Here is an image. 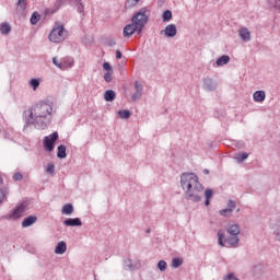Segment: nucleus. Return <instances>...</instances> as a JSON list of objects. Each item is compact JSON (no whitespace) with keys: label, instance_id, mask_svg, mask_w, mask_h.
I'll return each mask as SVG.
<instances>
[{"label":"nucleus","instance_id":"f257e3e1","mask_svg":"<svg viewBox=\"0 0 280 280\" xmlns=\"http://www.w3.org/2000/svg\"><path fill=\"white\" fill-rule=\"evenodd\" d=\"M54 105L48 101H39L31 106L23 114L24 132L30 126H35L37 130H47L51 126Z\"/></svg>","mask_w":280,"mask_h":280},{"label":"nucleus","instance_id":"f03ea898","mask_svg":"<svg viewBox=\"0 0 280 280\" xmlns=\"http://www.w3.org/2000/svg\"><path fill=\"white\" fill-rule=\"evenodd\" d=\"M180 187L185 191L186 200L190 202H200L202 200V191L205 186L198 180L195 173H183L180 175Z\"/></svg>","mask_w":280,"mask_h":280},{"label":"nucleus","instance_id":"7ed1b4c3","mask_svg":"<svg viewBox=\"0 0 280 280\" xmlns=\"http://www.w3.org/2000/svg\"><path fill=\"white\" fill-rule=\"evenodd\" d=\"M148 8H141L132 18H131V24H127L124 27L122 36L125 38H130L135 32L138 34H141L143 32V27L148 25V21L150 16L148 15Z\"/></svg>","mask_w":280,"mask_h":280},{"label":"nucleus","instance_id":"20e7f679","mask_svg":"<svg viewBox=\"0 0 280 280\" xmlns=\"http://www.w3.org/2000/svg\"><path fill=\"white\" fill-rule=\"evenodd\" d=\"M30 209V201L25 200L15 206L12 212L9 214L4 215V220H21V217L25 211Z\"/></svg>","mask_w":280,"mask_h":280},{"label":"nucleus","instance_id":"39448f33","mask_svg":"<svg viewBox=\"0 0 280 280\" xmlns=\"http://www.w3.org/2000/svg\"><path fill=\"white\" fill-rule=\"evenodd\" d=\"M50 43H62L65 38H67V30H65L63 25H59L50 32L48 36Z\"/></svg>","mask_w":280,"mask_h":280},{"label":"nucleus","instance_id":"423d86ee","mask_svg":"<svg viewBox=\"0 0 280 280\" xmlns=\"http://www.w3.org/2000/svg\"><path fill=\"white\" fill-rule=\"evenodd\" d=\"M58 131H55L49 136H46L44 138V150H46V152H54V149L56 148V141L58 140Z\"/></svg>","mask_w":280,"mask_h":280},{"label":"nucleus","instance_id":"0eeeda50","mask_svg":"<svg viewBox=\"0 0 280 280\" xmlns=\"http://www.w3.org/2000/svg\"><path fill=\"white\" fill-rule=\"evenodd\" d=\"M160 34H164L166 38H174V36L178 34V28H176V24H168L160 32Z\"/></svg>","mask_w":280,"mask_h":280},{"label":"nucleus","instance_id":"6e6552de","mask_svg":"<svg viewBox=\"0 0 280 280\" xmlns=\"http://www.w3.org/2000/svg\"><path fill=\"white\" fill-rule=\"evenodd\" d=\"M218 89V82L215 80L211 79L210 77L203 78V91H207L208 93H211Z\"/></svg>","mask_w":280,"mask_h":280},{"label":"nucleus","instance_id":"1a4fd4ad","mask_svg":"<svg viewBox=\"0 0 280 280\" xmlns=\"http://www.w3.org/2000/svg\"><path fill=\"white\" fill-rule=\"evenodd\" d=\"M133 85L136 92L131 95V102H137L138 100H141V96L143 95V85H141L139 81H135Z\"/></svg>","mask_w":280,"mask_h":280},{"label":"nucleus","instance_id":"9d476101","mask_svg":"<svg viewBox=\"0 0 280 280\" xmlns=\"http://www.w3.org/2000/svg\"><path fill=\"white\" fill-rule=\"evenodd\" d=\"M38 222V217L31 214L23 219L22 229H28V226H34Z\"/></svg>","mask_w":280,"mask_h":280},{"label":"nucleus","instance_id":"9b49d317","mask_svg":"<svg viewBox=\"0 0 280 280\" xmlns=\"http://www.w3.org/2000/svg\"><path fill=\"white\" fill-rule=\"evenodd\" d=\"M65 226H82V219L80 218H68L63 221Z\"/></svg>","mask_w":280,"mask_h":280},{"label":"nucleus","instance_id":"f8f14e48","mask_svg":"<svg viewBox=\"0 0 280 280\" xmlns=\"http://www.w3.org/2000/svg\"><path fill=\"white\" fill-rule=\"evenodd\" d=\"M238 36L244 43H248L250 40V31L246 27L238 28Z\"/></svg>","mask_w":280,"mask_h":280},{"label":"nucleus","instance_id":"ddd939ff","mask_svg":"<svg viewBox=\"0 0 280 280\" xmlns=\"http://www.w3.org/2000/svg\"><path fill=\"white\" fill-rule=\"evenodd\" d=\"M67 253V243L65 241H60L55 247L56 255H65Z\"/></svg>","mask_w":280,"mask_h":280},{"label":"nucleus","instance_id":"4468645a","mask_svg":"<svg viewBox=\"0 0 280 280\" xmlns=\"http://www.w3.org/2000/svg\"><path fill=\"white\" fill-rule=\"evenodd\" d=\"M226 232L229 235L237 236L240 235V225L238 224H232L226 228Z\"/></svg>","mask_w":280,"mask_h":280},{"label":"nucleus","instance_id":"2eb2a0df","mask_svg":"<svg viewBox=\"0 0 280 280\" xmlns=\"http://www.w3.org/2000/svg\"><path fill=\"white\" fill-rule=\"evenodd\" d=\"M229 62H231V57L223 55L217 59V67H224V65H229Z\"/></svg>","mask_w":280,"mask_h":280},{"label":"nucleus","instance_id":"dca6fc26","mask_svg":"<svg viewBox=\"0 0 280 280\" xmlns=\"http://www.w3.org/2000/svg\"><path fill=\"white\" fill-rule=\"evenodd\" d=\"M74 211L73 203H66L61 208V213L63 215H71Z\"/></svg>","mask_w":280,"mask_h":280},{"label":"nucleus","instance_id":"f3484780","mask_svg":"<svg viewBox=\"0 0 280 280\" xmlns=\"http://www.w3.org/2000/svg\"><path fill=\"white\" fill-rule=\"evenodd\" d=\"M205 198H206L205 206L209 207V205H211V198H213V189L207 188L205 190Z\"/></svg>","mask_w":280,"mask_h":280},{"label":"nucleus","instance_id":"a211bd4d","mask_svg":"<svg viewBox=\"0 0 280 280\" xmlns=\"http://www.w3.org/2000/svg\"><path fill=\"white\" fill-rule=\"evenodd\" d=\"M57 158L58 159H67V147L65 144H60L57 148Z\"/></svg>","mask_w":280,"mask_h":280},{"label":"nucleus","instance_id":"6ab92c4d","mask_svg":"<svg viewBox=\"0 0 280 280\" xmlns=\"http://www.w3.org/2000/svg\"><path fill=\"white\" fill-rule=\"evenodd\" d=\"M10 32H12V26H10V24L8 22L2 23L0 26V33L3 36H8V34H10Z\"/></svg>","mask_w":280,"mask_h":280},{"label":"nucleus","instance_id":"aec40b11","mask_svg":"<svg viewBox=\"0 0 280 280\" xmlns=\"http://www.w3.org/2000/svg\"><path fill=\"white\" fill-rule=\"evenodd\" d=\"M115 97H116L115 91H113V90L105 91V93H104L105 102H115Z\"/></svg>","mask_w":280,"mask_h":280},{"label":"nucleus","instance_id":"412c9836","mask_svg":"<svg viewBox=\"0 0 280 280\" xmlns=\"http://www.w3.org/2000/svg\"><path fill=\"white\" fill-rule=\"evenodd\" d=\"M266 100V92L265 91H256L254 92V101L255 102H265Z\"/></svg>","mask_w":280,"mask_h":280},{"label":"nucleus","instance_id":"4be33fe9","mask_svg":"<svg viewBox=\"0 0 280 280\" xmlns=\"http://www.w3.org/2000/svg\"><path fill=\"white\" fill-rule=\"evenodd\" d=\"M52 63L58 69H67V67H69L68 65L65 63V59H60V61H59L58 58H56V57L52 58Z\"/></svg>","mask_w":280,"mask_h":280},{"label":"nucleus","instance_id":"5701e85b","mask_svg":"<svg viewBox=\"0 0 280 280\" xmlns=\"http://www.w3.org/2000/svg\"><path fill=\"white\" fill-rule=\"evenodd\" d=\"M225 242L230 246H237V244H240V237H237V236H229L228 238H225Z\"/></svg>","mask_w":280,"mask_h":280},{"label":"nucleus","instance_id":"b1692460","mask_svg":"<svg viewBox=\"0 0 280 280\" xmlns=\"http://www.w3.org/2000/svg\"><path fill=\"white\" fill-rule=\"evenodd\" d=\"M38 21H40V13H38V12L35 11V12L31 15L30 23H31V25H37V24H38Z\"/></svg>","mask_w":280,"mask_h":280},{"label":"nucleus","instance_id":"393cba45","mask_svg":"<svg viewBox=\"0 0 280 280\" xmlns=\"http://www.w3.org/2000/svg\"><path fill=\"white\" fill-rule=\"evenodd\" d=\"M162 21H163V23H170V21H172V11L165 10L162 13Z\"/></svg>","mask_w":280,"mask_h":280},{"label":"nucleus","instance_id":"a878e982","mask_svg":"<svg viewBox=\"0 0 280 280\" xmlns=\"http://www.w3.org/2000/svg\"><path fill=\"white\" fill-rule=\"evenodd\" d=\"M171 266L172 268H180V266H183V258L180 257L173 258Z\"/></svg>","mask_w":280,"mask_h":280},{"label":"nucleus","instance_id":"bb28decb","mask_svg":"<svg viewBox=\"0 0 280 280\" xmlns=\"http://www.w3.org/2000/svg\"><path fill=\"white\" fill-rule=\"evenodd\" d=\"M73 5H75L79 14H84V3H82V0L74 1Z\"/></svg>","mask_w":280,"mask_h":280},{"label":"nucleus","instance_id":"cd10ccee","mask_svg":"<svg viewBox=\"0 0 280 280\" xmlns=\"http://www.w3.org/2000/svg\"><path fill=\"white\" fill-rule=\"evenodd\" d=\"M118 115L121 119H130V110L128 109H120L118 110Z\"/></svg>","mask_w":280,"mask_h":280},{"label":"nucleus","instance_id":"c85d7f7f","mask_svg":"<svg viewBox=\"0 0 280 280\" xmlns=\"http://www.w3.org/2000/svg\"><path fill=\"white\" fill-rule=\"evenodd\" d=\"M30 86L33 89V91H36V89H38L40 86V80L39 79H31Z\"/></svg>","mask_w":280,"mask_h":280},{"label":"nucleus","instance_id":"c756f323","mask_svg":"<svg viewBox=\"0 0 280 280\" xmlns=\"http://www.w3.org/2000/svg\"><path fill=\"white\" fill-rule=\"evenodd\" d=\"M158 269L160 272H165V270H167V262L165 260H160L158 262Z\"/></svg>","mask_w":280,"mask_h":280},{"label":"nucleus","instance_id":"7c9ffc66","mask_svg":"<svg viewBox=\"0 0 280 280\" xmlns=\"http://www.w3.org/2000/svg\"><path fill=\"white\" fill-rule=\"evenodd\" d=\"M219 213L223 218H229V215L233 214V210H231L230 208H225V209L220 210Z\"/></svg>","mask_w":280,"mask_h":280},{"label":"nucleus","instance_id":"2f4dec72","mask_svg":"<svg viewBox=\"0 0 280 280\" xmlns=\"http://www.w3.org/2000/svg\"><path fill=\"white\" fill-rule=\"evenodd\" d=\"M124 268H125L126 270H130V271L135 270V265H132V260L126 259V260L124 261Z\"/></svg>","mask_w":280,"mask_h":280},{"label":"nucleus","instance_id":"473e14b6","mask_svg":"<svg viewBox=\"0 0 280 280\" xmlns=\"http://www.w3.org/2000/svg\"><path fill=\"white\" fill-rule=\"evenodd\" d=\"M218 244L219 246H224V232L222 230L218 231Z\"/></svg>","mask_w":280,"mask_h":280},{"label":"nucleus","instance_id":"72a5a7b5","mask_svg":"<svg viewBox=\"0 0 280 280\" xmlns=\"http://www.w3.org/2000/svg\"><path fill=\"white\" fill-rule=\"evenodd\" d=\"M74 1H80V0H57L55 5L57 8H60V7L65 5V3H72L73 4Z\"/></svg>","mask_w":280,"mask_h":280},{"label":"nucleus","instance_id":"f704fd0d","mask_svg":"<svg viewBox=\"0 0 280 280\" xmlns=\"http://www.w3.org/2000/svg\"><path fill=\"white\" fill-rule=\"evenodd\" d=\"M141 0H126L125 5L126 8H135Z\"/></svg>","mask_w":280,"mask_h":280},{"label":"nucleus","instance_id":"c9c22d12","mask_svg":"<svg viewBox=\"0 0 280 280\" xmlns=\"http://www.w3.org/2000/svg\"><path fill=\"white\" fill-rule=\"evenodd\" d=\"M0 185H3V177L0 175ZM3 198H5V190L0 189V205L3 202Z\"/></svg>","mask_w":280,"mask_h":280},{"label":"nucleus","instance_id":"e433bc0d","mask_svg":"<svg viewBox=\"0 0 280 280\" xmlns=\"http://www.w3.org/2000/svg\"><path fill=\"white\" fill-rule=\"evenodd\" d=\"M47 174H54L56 172V165L54 163H50L46 167Z\"/></svg>","mask_w":280,"mask_h":280},{"label":"nucleus","instance_id":"4c0bfd02","mask_svg":"<svg viewBox=\"0 0 280 280\" xmlns=\"http://www.w3.org/2000/svg\"><path fill=\"white\" fill-rule=\"evenodd\" d=\"M223 280H240L234 272H230L223 277Z\"/></svg>","mask_w":280,"mask_h":280},{"label":"nucleus","instance_id":"58836bf2","mask_svg":"<svg viewBox=\"0 0 280 280\" xmlns=\"http://www.w3.org/2000/svg\"><path fill=\"white\" fill-rule=\"evenodd\" d=\"M103 69H104V71H106V72H113V66H110V62H108V61H105V62L103 63Z\"/></svg>","mask_w":280,"mask_h":280},{"label":"nucleus","instance_id":"ea45409f","mask_svg":"<svg viewBox=\"0 0 280 280\" xmlns=\"http://www.w3.org/2000/svg\"><path fill=\"white\" fill-rule=\"evenodd\" d=\"M237 159L241 163H244V161H246V159H248V153H246V152L240 153Z\"/></svg>","mask_w":280,"mask_h":280},{"label":"nucleus","instance_id":"a19ab883","mask_svg":"<svg viewBox=\"0 0 280 280\" xmlns=\"http://www.w3.org/2000/svg\"><path fill=\"white\" fill-rule=\"evenodd\" d=\"M104 80L105 82H113V72H105Z\"/></svg>","mask_w":280,"mask_h":280},{"label":"nucleus","instance_id":"79ce46f5","mask_svg":"<svg viewBox=\"0 0 280 280\" xmlns=\"http://www.w3.org/2000/svg\"><path fill=\"white\" fill-rule=\"evenodd\" d=\"M18 8H21V10H26L27 4L25 3V0H18Z\"/></svg>","mask_w":280,"mask_h":280},{"label":"nucleus","instance_id":"37998d69","mask_svg":"<svg viewBox=\"0 0 280 280\" xmlns=\"http://www.w3.org/2000/svg\"><path fill=\"white\" fill-rule=\"evenodd\" d=\"M106 45L107 47H115V45H117V42H115V39L113 38H108L106 39Z\"/></svg>","mask_w":280,"mask_h":280},{"label":"nucleus","instance_id":"c03bdc74","mask_svg":"<svg viewBox=\"0 0 280 280\" xmlns=\"http://www.w3.org/2000/svg\"><path fill=\"white\" fill-rule=\"evenodd\" d=\"M236 205H237V203H236L235 201L229 200V202H228V209H231V211H233V210L235 209Z\"/></svg>","mask_w":280,"mask_h":280},{"label":"nucleus","instance_id":"a18cd8bd","mask_svg":"<svg viewBox=\"0 0 280 280\" xmlns=\"http://www.w3.org/2000/svg\"><path fill=\"white\" fill-rule=\"evenodd\" d=\"M13 180H23V175L21 172L13 174Z\"/></svg>","mask_w":280,"mask_h":280},{"label":"nucleus","instance_id":"49530a36","mask_svg":"<svg viewBox=\"0 0 280 280\" xmlns=\"http://www.w3.org/2000/svg\"><path fill=\"white\" fill-rule=\"evenodd\" d=\"M273 235H276L278 242H280V228H276V230L273 231Z\"/></svg>","mask_w":280,"mask_h":280},{"label":"nucleus","instance_id":"de8ad7c7","mask_svg":"<svg viewBox=\"0 0 280 280\" xmlns=\"http://www.w3.org/2000/svg\"><path fill=\"white\" fill-rule=\"evenodd\" d=\"M62 60H65V65H67V67H71L73 65L72 59L62 58Z\"/></svg>","mask_w":280,"mask_h":280},{"label":"nucleus","instance_id":"09e8293b","mask_svg":"<svg viewBox=\"0 0 280 280\" xmlns=\"http://www.w3.org/2000/svg\"><path fill=\"white\" fill-rule=\"evenodd\" d=\"M122 56L124 55L121 54V50L117 49L116 50V58H117V60H121Z\"/></svg>","mask_w":280,"mask_h":280},{"label":"nucleus","instance_id":"8fccbe9b","mask_svg":"<svg viewBox=\"0 0 280 280\" xmlns=\"http://www.w3.org/2000/svg\"><path fill=\"white\" fill-rule=\"evenodd\" d=\"M275 8L280 10V0H276L275 1Z\"/></svg>","mask_w":280,"mask_h":280},{"label":"nucleus","instance_id":"3c124183","mask_svg":"<svg viewBox=\"0 0 280 280\" xmlns=\"http://www.w3.org/2000/svg\"><path fill=\"white\" fill-rule=\"evenodd\" d=\"M210 171L209 168L203 170V174L209 175Z\"/></svg>","mask_w":280,"mask_h":280},{"label":"nucleus","instance_id":"603ef678","mask_svg":"<svg viewBox=\"0 0 280 280\" xmlns=\"http://www.w3.org/2000/svg\"><path fill=\"white\" fill-rule=\"evenodd\" d=\"M147 233H150V229H149V230H147Z\"/></svg>","mask_w":280,"mask_h":280}]
</instances>
